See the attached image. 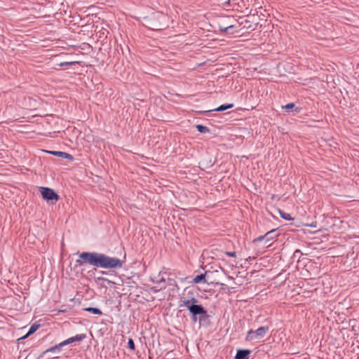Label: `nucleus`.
Returning <instances> with one entry per match:
<instances>
[{"instance_id":"f257e3e1","label":"nucleus","mask_w":359,"mask_h":359,"mask_svg":"<svg viewBox=\"0 0 359 359\" xmlns=\"http://www.w3.org/2000/svg\"><path fill=\"white\" fill-rule=\"evenodd\" d=\"M123 262L116 257H111L104 254L98 253V260L97 267L104 269H116L121 268Z\"/></svg>"},{"instance_id":"f03ea898","label":"nucleus","mask_w":359,"mask_h":359,"mask_svg":"<svg viewBox=\"0 0 359 359\" xmlns=\"http://www.w3.org/2000/svg\"><path fill=\"white\" fill-rule=\"evenodd\" d=\"M79 259L76 262L78 265L81 266L84 264L97 266L98 260V253L97 252H82L78 254Z\"/></svg>"},{"instance_id":"7ed1b4c3","label":"nucleus","mask_w":359,"mask_h":359,"mask_svg":"<svg viewBox=\"0 0 359 359\" xmlns=\"http://www.w3.org/2000/svg\"><path fill=\"white\" fill-rule=\"evenodd\" d=\"M86 335L85 334H76L74 337H70V338H69V339H67L60 342L57 345H55V346H54L53 347H50V348H48L47 350H46L43 352V353H48V352H54L55 351H60V348L61 347L65 346L66 345H68L69 344H72L73 342L81 341L83 339H86Z\"/></svg>"},{"instance_id":"20e7f679","label":"nucleus","mask_w":359,"mask_h":359,"mask_svg":"<svg viewBox=\"0 0 359 359\" xmlns=\"http://www.w3.org/2000/svg\"><path fill=\"white\" fill-rule=\"evenodd\" d=\"M269 330L268 326L260 327L256 330H250L248 332L246 340L253 341L262 339L266 335Z\"/></svg>"},{"instance_id":"39448f33","label":"nucleus","mask_w":359,"mask_h":359,"mask_svg":"<svg viewBox=\"0 0 359 359\" xmlns=\"http://www.w3.org/2000/svg\"><path fill=\"white\" fill-rule=\"evenodd\" d=\"M41 196L44 200L57 201L59 199L58 195L51 189L48 187H40Z\"/></svg>"},{"instance_id":"423d86ee","label":"nucleus","mask_w":359,"mask_h":359,"mask_svg":"<svg viewBox=\"0 0 359 359\" xmlns=\"http://www.w3.org/2000/svg\"><path fill=\"white\" fill-rule=\"evenodd\" d=\"M276 230H271L267 232L264 236H259L258 238L254 240V242L262 241L263 240H266V242L271 241L272 239L275 238L273 235L274 234Z\"/></svg>"},{"instance_id":"0eeeda50","label":"nucleus","mask_w":359,"mask_h":359,"mask_svg":"<svg viewBox=\"0 0 359 359\" xmlns=\"http://www.w3.org/2000/svg\"><path fill=\"white\" fill-rule=\"evenodd\" d=\"M189 311L194 315L203 314L205 313L203 308L200 305H192L189 307Z\"/></svg>"},{"instance_id":"6e6552de","label":"nucleus","mask_w":359,"mask_h":359,"mask_svg":"<svg viewBox=\"0 0 359 359\" xmlns=\"http://www.w3.org/2000/svg\"><path fill=\"white\" fill-rule=\"evenodd\" d=\"M250 353V350H238L235 359H248Z\"/></svg>"},{"instance_id":"1a4fd4ad","label":"nucleus","mask_w":359,"mask_h":359,"mask_svg":"<svg viewBox=\"0 0 359 359\" xmlns=\"http://www.w3.org/2000/svg\"><path fill=\"white\" fill-rule=\"evenodd\" d=\"M196 302V300L194 298H192L191 300L182 298V299H180V306H181V307L185 306L189 309V307L192 306V305H191V303Z\"/></svg>"},{"instance_id":"9d476101","label":"nucleus","mask_w":359,"mask_h":359,"mask_svg":"<svg viewBox=\"0 0 359 359\" xmlns=\"http://www.w3.org/2000/svg\"><path fill=\"white\" fill-rule=\"evenodd\" d=\"M49 153H50V154H53L55 156L64 158H67V159H70V160L73 159L72 156L71 154H69L66 153V152H62V151H49Z\"/></svg>"},{"instance_id":"9b49d317","label":"nucleus","mask_w":359,"mask_h":359,"mask_svg":"<svg viewBox=\"0 0 359 359\" xmlns=\"http://www.w3.org/2000/svg\"><path fill=\"white\" fill-rule=\"evenodd\" d=\"M39 327V325L34 324L29 328L28 332L23 337H20L18 340H22L28 337L30 334L34 333Z\"/></svg>"},{"instance_id":"f8f14e48","label":"nucleus","mask_w":359,"mask_h":359,"mask_svg":"<svg viewBox=\"0 0 359 359\" xmlns=\"http://www.w3.org/2000/svg\"><path fill=\"white\" fill-rule=\"evenodd\" d=\"M233 107V104H222V105L219 106L218 108L214 109V111H224L226 109H231Z\"/></svg>"},{"instance_id":"ddd939ff","label":"nucleus","mask_w":359,"mask_h":359,"mask_svg":"<svg viewBox=\"0 0 359 359\" xmlns=\"http://www.w3.org/2000/svg\"><path fill=\"white\" fill-rule=\"evenodd\" d=\"M84 310L86 311L90 312V313H93L94 314H97V315L102 314V312L101 311V310H100L99 309H97V308L88 307V308H86Z\"/></svg>"},{"instance_id":"4468645a","label":"nucleus","mask_w":359,"mask_h":359,"mask_svg":"<svg viewBox=\"0 0 359 359\" xmlns=\"http://www.w3.org/2000/svg\"><path fill=\"white\" fill-rule=\"evenodd\" d=\"M196 128H197L198 131L201 133H206L210 131L208 128H207L206 126H203L202 125H196Z\"/></svg>"},{"instance_id":"2eb2a0df","label":"nucleus","mask_w":359,"mask_h":359,"mask_svg":"<svg viewBox=\"0 0 359 359\" xmlns=\"http://www.w3.org/2000/svg\"><path fill=\"white\" fill-rule=\"evenodd\" d=\"M279 213H280V215L282 218L285 219V220H287V221H291L293 219L292 218V217L290 216V214L288 213H286L283 211H281V210H279Z\"/></svg>"},{"instance_id":"dca6fc26","label":"nucleus","mask_w":359,"mask_h":359,"mask_svg":"<svg viewBox=\"0 0 359 359\" xmlns=\"http://www.w3.org/2000/svg\"><path fill=\"white\" fill-rule=\"evenodd\" d=\"M204 279H205V275L204 274H201V275H198V276H196L194 278V282L195 283H201Z\"/></svg>"},{"instance_id":"f3484780","label":"nucleus","mask_w":359,"mask_h":359,"mask_svg":"<svg viewBox=\"0 0 359 359\" xmlns=\"http://www.w3.org/2000/svg\"><path fill=\"white\" fill-rule=\"evenodd\" d=\"M128 348L133 351L135 350V343L132 339H130L128 342Z\"/></svg>"},{"instance_id":"a211bd4d","label":"nucleus","mask_w":359,"mask_h":359,"mask_svg":"<svg viewBox=\"0 0 359 359\" xmlns=\"http://www.w3.org/2000/svg\"><path fill=\"white\" fill-rule=\"evenodd\" d=\"M74 63H75V62H61V63L58 64V65L60 67H64V66L72 65H73Z\"/></svg>"},{"instance_id":"6ab92c4d","label":"nucleus","mask_w":359,"mask_h":359,"mask_svg":"<svg viewBox=\"0 0 359 359\" xmlns=\"http://www.w3.org/2000/svg\"><path fill=\"white\" fill-rule=\"evenodd\" d=\"M294 107V103H289V104H287L286 105L283 106V108H284L285 109H292Z\"/></svg>"},{"instance_id":"aec40b11","label":"nucleus","mask_w":359,"mask_h":359,"mask_svg":"<svg viewBox=\"0 0 359 359\" xmlns=\"http://www.w3.org/2000/svg\"><path fill=\"white\" fill-rule=\"evenodd\" d=\"M226 254L229 257H235L236 256V252H226Z\"/></svg>"},{"instance_id":"412c9836","label":"nucleus","mask_w":359,"mask_h":359,"mask_svg":"<svg viewBox=\"0 0 359 359\" xmlns=\"http://www.w3.org/2000/svg\"><path fill=\"white\" fill-rule=\"evenodd\" d=\"M231 27H233V26H232V25H231V26H229V27H226V28L224 29V31H227L229 29H231Z\"/></svg>"},{"instance_id":"4be33fe9","label":"nucleus","mask_w":359,"mask_h":359,"mask_svg":"<svg viewBox=\"0 0 359 359\" xmlns=\"http://www.w3.org/2000/svg\"><path fill=\"white\" fill-rule=\"evenodd\" d=\"M309 226H312V227H315V226H316V225H315V224H310Z\"/></svg>"}]
</instances>
